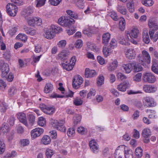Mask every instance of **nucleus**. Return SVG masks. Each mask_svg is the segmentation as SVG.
<instances>
[{
  "mask_svg": "<svg viewBox=\"0 0 158 158\" xmlns=\"http://www.w3.org/2000/svg\"><path fill=\"white\" fill-rule=\"evenodd\" d=\"M125 158H133V153L132 150L126 146L124 149Z\"/></svg>",
  "mask_w": 158,
  "mask_h": 158,
  "instance_id": "c85d7f7f",
  "label": "nucleus"
},
{
  "mask_svg": "<svg viewBox=\"0 0 158 158\" xmlns=\"http://www.w3.org/2000/svg\"><path fill=\"white\" fill-rule=\"evenodd\" d=\"M75 46L77 48H81L83 45V42L81 40H78L75 44Z\"/></svg>",
  "mask_w": 158,
  "mask_h": 158,
  "instance_id": "338daca9",
  "label": "nucleus"
},
{
  "mask_svg": "<svg viewBox=\"0 0 158 158\" xmlns=\"http://www.w3.org/2000/svg\"><path fill=\"white\" fill-rule=\"evenodd\" d=\"M51 142L50 137L47 135H44L41 140V143L45 145L49 144Z\"/></svg>",
  "mask_w": 158,
  "mask_h": 158,
  "instance_id": "473e14b6",
  "label": "nucleus"
},
{
  "mask_svg": "<svg viewBox=\"0 0 158 158\" xmlns=\"http://www.w3.org/2000/svg\"><path fill=\"white\" fill-rule=\"evenodd\" d=\"M5 144L3 140L0 139V154H2L5 152Z\"/></svg>",
  "mask_w": 158,
  "mask_h": 158,
  "instance_id": "603ef678",
  "label": "nucleus"
},
{
  "mask_svg": "<svg viewBox=\"0 0 158 158\" xmlns=\"http://www.w3.org/2000/svg\"><path fill=\"white\" fill-rule=\"evenodd\" d=\"M110 38V34L108 32L104 34L102 36V43L107 45Z\"/></svg>",
  "mask_w": 158,
  "mask_h": 158,
  "instance_id": "7c9ffc66",
  "label": "nucleus"
},
{
  "mask_svg": "<svg viewBox=\"0 0 158 158\" xmlns=\"http://www.w3.org/2000/svg\"><path fill=\"white\" fill-rule=\"evenodd\" d=\"M51 25L52 27L53 28V29L55 34L56 33H58L62 31V29L61 27H58L56 26L53 25Z\"/></svg>",
  "mask_w": 158,
  "mask_h": 158,
  "instance_id": "bf43d9fd",
  "label": "nucleus"
},
{
  "mask_svg": "<svg viewBox=\"0 0 158 158\" xmlns=\"http://www.w3.org/2000/svg\"><path fill=\"white\" fill-rule=\"evenodd\" d=\"M0 129H2V132L5 134L7 133L9 130V127L8 125L6 123L2 124V126L0 128Z\"/></svg>",
  "mask_w": 158,
  "mask_h": 158,
  "instance_id": "4d7b16f0",
  "label": "nucleus"
},
{
  "mask_svg": "<svg viewBox=\"0 0 158 158\" xmlns=\"http://www.w3.org/2000/svg\"><path fill=\"white\" fill-rule=\"evenodd\" d=\"M1 71H9V65L6 63H4L1 66Z\"/></svg>",
  "mask_w": 158,
  "mask_h": 158,
  "instance_id": "0e129e2a",
  "label": "nucleus"
},
{
  "mask_svg": "<svg viewBox=\"0 0 158 158\" xmlns=\"http://www.w3.org/2000/svg\"><path fill=\"white\" fill-rule=\"evenodd\" d=\"M44 132L43 129L40 127H36L32 130L30 132L31 137L35 139L39 137Z\"/></svg>",
  "mask_w": 158,
  "mask_h": 158,
  "instance_id": "6e6552de",
  "label": "nucleus"
},
{
  "mask_svg": "<svg viewBox=\"0 0 158 158\" xmlns=\"http://www.w3.org/2000/svg\"><path fill=\"white\" fill-rule=\"evenodd\" d=\"M6 10L7 13L9 16L14 17L16 16L18 8L13 3H9L6 5Z\"/></svg>",
  "mask_w": 158,
  "mask_h": 158,
  "instance_id": "7ed1b4c3",
  "label": "nucleus"
},
{
  "mask_svg": "<svg viewBox=\"0 0 158 158\" xmlns=\"http://www.w3.org/2000/svg\"><path fill=\"white\" fill-rule=\"evenodd\" d=\"M52 25L49 28H47L45 32L44 36L47 39H52L55 36V34Z\"/></svg>",
  "mask_w": 158,
  "mask_h": 158,
  "instance_id": "4468645a",
  "label": "nucleus"
},
{
  "mask_svg": "<svg viewBox=\"0 0 158 158\" xmlns=\"http://www.w3.org/2000/svg\"><path fill=\"white\" fill-rule=\"evenodd\" d=\"M132 63V64H134V65H133V69L135 71V72H138L142 70V67L141 65L136 64V62H133Z\"/></svg>",
  "mask_w": 158,
  "mask_h": 158,
  "instance_id": "864d4df0",
  "label": "nucleus"
},
{
  "mask_svg": "<svg viewBox=\"0 0 158 158\" xmlns=\"http://www.w3.org/2000/svg\"><path fill=\"white\" fill-rule=\"evenodd\" d=\"M17 116L18 118L21 123L27 127H29L27 123L26 114L22 112L19 113L17 114Z\"/></svg>",
  "mask_w": 158,
  "mask_h": 158,
  "instance_id": "a211bd4d",
  "label": "nucleus"
},
{
  "mask_svg": "<svg viewBox=\"0 0 158 158\" xmlns=\"http://www.w3.org/2000/svg\"><path fill=\"white\" fill-rule=\"evenodd\" d=\"M127 6L130 12L133 13L135 11L134 3L133 1H130L127 2Z\"/></svg>",
  "mask_w": 158,
  "mask_h": 158,
  "instance_id": "a19ab883",
  "label": "nucleus"
},
{
  "mask_svg": "<svg viewBox=\"0 0 158 158\" xmlns=\"http://www.w3.org/2000/svg\"><path fill=\"white\" fill-rule=\"evenodd\" d=\"M58 23L63 27H69L75 23L74 20L72 19H69L67 17H60L58 20Z\"/></svg>",
  "mask_w": 158,
  "mask_h": 158,
  "instance_id": "20e7f679",
  "label": "nucleus"
},
{
  "mask_svg": "<svg viewBox=\"0 0 158 158\" xmlns=\"http://www.w3.org/2000/svg\"><path fill=\"white\" fill-rule=\"evenodd\" d=\"M118 46V42L115 39L112 38L111 39L110 44L109 47L112 49H114L117 48Z\"/></svg>",
  "mask_w": 158,
  "mask_h": 158,
  "instance_id": "37998d69",
  "label": "nucleus"
},
{
  "mask_svg": "<svg viewBox=\"0 0 158 158\" xmlns=\"http://www.w3.org/2000/svg\"><path fill=\"white\" fill-rule=\"evenodd\" d=\"M143 90L147 93H153L156 91V88L153 86L145 85L143 87Z\"/></svg>",
  "mask_w": 158,
  "mask_h": 158,
  "instance_id": "b1692460",
  "label": "nucleus"
},
{
  "mask_svg": "<svg viewBox=\"0 0 158 158\" xmlns=\"http://www.w3.org/2000/svg\"><path fill=\"white\" fill-rule=\"evenodd\" d=\"M143 149L140 147L137 148L135 151V154L136 157L138 158L141 157L143 155Z\"/></svg>",
  "mask_w": 158,
  "mask_h": 158,
  "instance_id": "a18cd8bd",
  "label": "nucleus"
},
{
  "mask_svg": "<svg viewBox=\"0 0 158 158\" xmlns=\"http://www.w3.org/2000/svg\"><path fill=\"white\" fill-rule=\"evenodd\" d=\"M142 3L146 6H151L153 5L154 2L152 0H145L143 1Z\"/></svg>",
  "mask_w": 158,
  "mask_h": 158,
  "instance_id": "69168bd1",
  "label": "nucleus"
},
{
  "mask_svg": "<svg viewBox=\"0 0 158 158\" xmlns=\"http://www.w3.org/2000/svg\"><path fill=\"white\" fill-rule=\"evenodd\" d=\"M36 17H31L26 19L28 25L30 26H33L36 21Z\"/></svg>",
  "mask_w": 158,
  "mask_h": 158,
  "instance_id": "c03bdc74",
  "label": "nucleus"
},
{
  "mask_svg": "<svg viewBox=\"0 0 158 158\" xmlns=\"http://www.w3.org/2000/svg\"><path fill=\"white\" fill-rule=\"evenodd\" d=\"M152 69L154 73L158 74V65L157 63L153 60L152 61Z\"/></svg>",
  "mask_w": 158,
  "mask_h": 158,
  "instance_id": "09e8293b",
  "label": "nucleus"
},
{
  "mask_svg": "<svg viewBox=\"0 0 158 158\" xmlns=\"http://www.w3.org/2000/svg\"><path fill=\"white\" fill-rule=\"evenodd\" d=\"M104 77L103 75H100L97 79V83L98 86H101L104 84Z\"/></svg>",
  "mask_w": 158,
  "mask_h": 158,
  "instance_id": "ea45409f",
  "label": "nucleus"
},
{
  "mask_svg": "<svg viewBox=\"0 0 158 158\" xmlns=\"http://www.w3.org/2000/svg\"><path fill=\"white\" fill-rule=\"evenodd\" d=\"M143 42L146 44H148L150 42V40L148 34V31L146 30L143 31Z\"/></svg>",
  "mask_w": 158,
  "mask_h": 158,
  "instance_id": "72a5a7b5",
  "label": "nucleus"
},
{
  "mask_svg": "<svg viewBox=\"0 0 158 158\" xmlns=\"http://www.w3.org/2000/svg\"><path fill=\"white\" fill-rule=\"evenodd\" d=\"M41 110L44 113L48 114H52L55 111V108L53 106H48L45 105H41L40 106Z\"/></svg>",
  "mask_w": 158,
  "mask_h": 158,
  "instance_id": "9b49d317",
  "label": "nucleus"
},
{
  "mask_svg": "<svg viewBox=\"0 0 158 158\" xmlns=\"http://www.w3.org/2000/svg\"><path fill=\"white\" fill-rule=\"evenodd\" d=\"M124 52L126 57L129 59H134L136 54V51L132 48L127 49Z\"/></svg>",
  "mask_w": 158,
  "mask_h": 158,
  "instance_id": "9d476101",
  "label": "nucleus"
},
{
  "mask_svg": "<svg viewBox=\"0 0 158 158\" xmlns=\"http://www.w3.org/2000/svg\"><path fill=\"white\" fill-rule=\"evenodd\" d=\"M54 151L51 148H47L45 151V154L47 158H51L54 154Z\"/></svg>",
  "mask_w": 158,
  "mask_h": 158,
  "instance_id": "f704fd0d",
  "label": "nucleus"
},
{
  "mask_svg": "<svg viewBox=\"0 0 158 158\" xmlns=\"http://www.w3.org/2000/svg\"><path fill=\"white\" fill-rule=\"evenodd\" d=\"M130 87V84L128 81H124L118 85L117 88L118 90L122 92H125L127 89Z\"/></svg>",
  "mask_w": 158,
  "mask_h": 158,
  "instance_id": "6ab92c4d",
  "label": "nucleus"
},
{
  "mask_svg": "<svg viewBox=\"0 0 158 158\" xmlns=\"http://www.w3.org/2000/svg\"><path fill=\"white\" fill-rule=\"evenodd\" d=\"M67 134L68 136L70 137H73L75 135V131L74 129L70 128L68 129Z\"/></svg>",
  "mask_w": 158,
  "mask_h": 158,
  "instance_id": "6e6d98bb",
  "label": "nucleus"
},
{
  "mask_svg": "<svg viewBox=\"0 0 158 158\" xmlns=\"http://www.w3.org/2000/svg\"><path fill=\"white\" fill-rule=\"evenodd\" d=\"M90 148L93 153H97L99 151V148L97 142L94 139L90 140L89 143Z\"/></svg>",
  "mask_w": 158,
  "mask_h": 158,
  "instance_id": "2eb2a0df",
  "label": "nucleus"
},
{
  "mask_svg": "<svg viewBox=\"0 0 158 158\" xmlns=\"http://www.w3.org/2000/svg\"><path fill=\"white\" fill-rule=\"evenodd\" d=\"M109 14L113 20H117L118 19L117 14L114 11L112 10L110 12Z\"/></svg>",
  "mask_w": 158,
  "mask_h": 158,
  "instance_id": "774afa93",
  "label": "nucleus"
},
{
  "mask_svg": "<svg viewBox=\"0 0 158 158\" xmlns=\"http://www.w3.org/2000/svg\"><path fill=\"white\" fill-rule=\"evenodd\" d=\"M130 34V31H126L124 33V37L120 40V44L123 45L128 46L130 44L129 35Z\"/></svg>",
  "mask_w": 158,
  "mask_h": 158,
  "instance_id": "ddd939ff",
  "label": "nucleus"
},
{
  "mask_svg": "<svg viewBox=\"0 0 158 158\" xmlns=\"http://www.w3.org/2000/svg\"><path fill=\"white\" fill-rule=\"evenodd\" d=\"M23 29L26 33L27 34L33 35L36 34V32L35 30L31 28H29L26 26H24Z\"/></svg>",
  "mask_w": 158,
  "mask_h": 158,
  "instance_id": "c9c22d12",
  "label": "nucleus"
},
{
  "mask_svg": "<svg viewBox=\"0 0 158 158\" xmlns=\"http://www.w3.org/2000/svg\"><path fill=\"white\" fill-rule=\"evenodd\" d=\"M139 32V31L138 28L135 27H133L130 31L129 36H130L131 38L136 39L138 37Z\"/></svg>",
  "mask_w": 158,
  "mask_h": 158,
  "instance_id": "bb28decb",
  "label": "nucleus"
},
{
  "mask_svg": "<svg viewBox=\"0 0 158 158\" xmlns=\"http://www.w3.org/2000/svg\"><path fill=\"white\" fill-rule=\"evenodd\" d=\"M87 44L88 47L94 52H97L100 50L101 47L96 46L95 44L92 42H88Z\"/></svg>",
  "mask_w": 158,
  "mask_h": 158,
  "instance_id": "cd10ccee",
  "label": "nucleus"
},
{
  "mask_svg": "<svg viewBox=\"0 0 158 158\" xmlns=\"http://www.w3.org/2000/svg\"><path fill=\"white\" fill-rule=\"evenodd\" d=\"M117 10L123 15H125L126 18H129L130 16L126 9L125 6H118L117 8Z\"/></svg>",
  "mask_w": 158,
  "mask_h": 158,
  "instance_id": "a878e982",
  "label": "nucleus"
},
{
  "mask_svg": "<svg viewBox=\"0 0 158 158\" xmlns=\"http://www.w3.org/2000/svg\"><path fill=\"white\" fill-rule=\"evenodd\" d=\"M53 89V86L51 83H47L44 88V92L45 93L48 94L51 92Z\"/></svg>",
  "mask_w": 158,
  "mask_h": 158,
  "instance_id": "58836bf2",
  "label": "nucleus"
},
{
  "mask_svg": "<svg viewBox=\"0 0 158 158\" xmlns=\"http://www.w3.org/2000/svg\"><path fill=\"white\" fill-rule=\"evenodd\" d=\"M126 22L125 19L121 18L119 21V28L121 31H124L125 28Z\"/></svg>",
  "mask_w": 158,
  "mask_h": 158,
  "instance_id": "4c0bfd02",
  "label": "nucleus"
},
{
  "mask_svg": "<svg viewBox=\"0 0 158 158\" xmlns=\"http://www.w3.org/2000/svg\"><path fill=\"white\" fill-rule=\"evenodd\" d=\"M16 39L17 40H21L24 42H25L27 40V37L25 34L20 33L19 34L16 36Z\"/></svg>",
  "mask_w": 158,
  "mask_h": 158,
  "instance_id": "79ce46f5",
  "label": "nucleus"
},
{
  "mask_svg": "<svg viewBox=\"0 0 158 158\" xmlns=\"http://www.w3.org/2000/svg\"><path fill=\"white\" fill-rule=\"evenodd\" d=\"M148 25L149 27L152 29L156 31L158 30V22L153 18L149 19L148 21Z\"/></svg>",
  "mask_w": 158,
  "mask_h": 158,
  "instance_id": "f3484780",
  "label": "nucleus"
},
{
  "mask_svg": "<svg viewBox=\"0 0 158 158\" xmlns=\"http://www.w3.org/2000/svg\"><path fill=\"white\" fill-rule=\"evenodd\" d=\"M34 10L33 7L29 6L24 8L22 11L21 14L26 19L28 16L33 13Z\"/></svg>",
  "mask_w": 158,
  "mask_h": 158,
  "instance_id": "aec40b11",
  "label": "nucleus"
},
{
  "mask_svg": "<svg viewBox=\"0 0 158 158\" xmlns=\"http://www.w3.org/2000/svg\"><path fill=\"white\" fill-rule=\"evenodd\" d=\"M143 102L144 106L148 107L154 106L156 105L153 99L149 97L144 98Z\"/></svg>",
  "mask_w": 158,
  "mask_h": 158,
  "instance_id": "dca6fc26",
  "label": "nucleus"
},
{
  "mask_svg": "<svg viewBox=\"0 0 158 158\" xmlns=\"http://www.w3.org/2000/svg\"><path fill=\"white\" fill-rule=\"evenodd\" d=\"M137 59L140 63L143 66L149 64L151 62L150 56L148 52L145 50L142 51L141 55L138 56Z\"/></svg>",
  "mask_w": 158,
  "mask_h": 158,
  "instance_id": "f257e3e1",
  "label": "nucleus"
},
{
  "mask_svg": "<svg viewBox=\"0 0 158 158\" xmlns=\"http://www.w3.org/2000/svg\"><path fill=\"white\" fill-rule=\"evenodd\" d=\"M143 80L145 82L149 83H154L156 81L155 76L151 72H145L143 75Z\"/></svg>",
  "mask_w": 158,
  "mask_h": 158,
  "instance_id": "423d86ee",
  "label": "nucleus"
},
{
  "mask_svg": "<svg viewBox=\"0 0 158 158\" xmlns=\"http://www.w3.org/2000/svg\"><path fill=\"white\" fill-rule=\"evenodd\" d=\"M50 123L54 128L60 131L65 132L66 131V128L64 125V122L63 120L58 121L52 119L50 120Z\"/></svg>",
  "mask_w": 158,
  "mask_h": 158,
  "instance_id": "f03ea898",
  "label": "nucleus"
},
{
  "mask_svg": "<svg viewBox=\"0 0 158 158\" xmlns=\"http://www.w3.org/2000/svg\"><path fill=\"white\" fill-rule=\"evenodd\" d=\"M18 28L17 26L12 27L10 28L8 32V33L11 36L15 35L17 31Z\"/></svg>",
  "mask_w": 158,
  "mask_h": 158,
  "instance_id": "49530a36",
  "label": "nucleus"
},
{
  "mask_svg": "<svg viewBox=\"0 0 158 158\" xmlns=\"http://www.w3.org/2000/svg\"><path fill=\"white\" fill-rule=\"evenodd\" d=\"M126 148V146L124 145H121L118 147L114 154L115 158H122L123 152Z\"/></svg>",
  "mask_w": 158,
  "mask_h": 158,
  "instance_id": "f8f14e48",
  "label": "nucleus"
},
{
  "mask_svg": "<svg viewBox=\"0 0 158 158\" xmlns=\"http://www.w3.org/2000/svg\"><path fill=\"white\" fill-rule=\"evenodd\" d=\"M83 102V100L79 98H76L74 99L73 101V104L76 106L81 105Z\"/></svg>",
  "mask_w": 158,
  "mask_h": 158,
  "instance_id": "de8ad7c7",
  "label": "nucleus"
},
{
  "mask_svg": "<svg viewBox=\"0 0 158 158\" xmlns=\"http://www.w3.org/2000/svg\"><path fill=\"white\" fill-rule=\"evenodd\" d=\"M76 57L73 56L70 58L69 62L66 61L62 64V66L64 69L67 71H70L73 69L76 62Z\"/></svg>",
  "mask_w": 158,
  "mask_h": 158,
  "instance_id": "39448f33",
  "label": "nucleus"
},
{
  "mask_svg": "<svg viewBox=\"0 0 158 158\" xmlns=\"http://www.w3.org/2000/svg\"><path fill=\"white\" fill-rule=\"evenodd\" d=\"M96 90L93 89H90L87 95V98L88 99H90L92 98V97L95 96L96 94Z\"/></svg>",
  "mask_w": 158,
  "mask_h": 158,
  "instance_id": "5fc2aeb1",
  "label": "nucleus"
},
{
  "mask_svg": "<svg viewBox=\"0 0 158 158\" xmlns=\"http://www.w3.org/2000/svg\"><path fill=\"white\" fill-rule=\"evenodd\" d=\"M83 79L79 75L75 76L73 80V86L75 88H78L83 83Z\"/></svg>",
  "mask_w": 158,
  "mask_h": 158,
  "instance_id": "1a4fd4ad",
  "label": "nucleus"
},
{
  "mask_svg": "<svg viewBox=\"0 0 158 158\" xmlns=\"http://www.w3.org/2000/svg\"><path fill=\"white\" fill-rule=\"evenodd\" d=\"M81 117L80 115H76L73 118V120L74 123L75 124H77L79 123L81 120Z\"/></svg>",
  "mask_w": 158,
  "mask_h": 158,
  "instance_id": "e2e57ef3",
  "label": "nucleus"
},
{
  "mask_svg": "<svg viewBox=\"0 0 158 158\" xmlns=\"http://www.w3.org/2000/svg\"><path fill=\"white\" fill-rule=\"evenodd\" d=\"M107 45H105L103 47L102 52L105 57H107L112 53V51L110 47L108 48L106 47Z\"/></svg>",
  "mask_w": 158,
  "mask_h": 158,
  "instance_id": "2f4dec72",
  "label": "nucleus"
},
{
  "mask_svg": "<svg viewBox=\"0 0 158 158\" xmlns=\"http://www.w3.org/2000/svg\"><path fill=\"white\" fill-rule=\"evenodd\" d=\"M94 27L87 26L83 29V33L84 34L89 35V34H92L94 33Z\"/></svg>",
  "mask_w": 158,
  "mask_h": 158,
  "instance_id": "c756f323",
  "label": "nucleus"
},
{
  "mask_svg": "<svg viewBox=\"0 0 158 158\" xmlns=\"http://www.w3.org/2000/svg\"><path fill=\"white\" fill-rule=\"evenodd\" d=\"M35 116L32 114H30L29 118V124H28L29 127H28L33 125L35 121Z\"/></svg>",
  "mask_w": 158,
  "mask_h": 158,
  "instance_id": "13d9d810",
  "label": "nucleus"
},
{
  "mask_svg": "<svg viewBox=\"0 0 158 158\" xmlns=\"http://www.w3.org/2000/svg\"><path fill=\"white\" fill-rule=\"evenodd\" d=\"M97 74L96 71L94 70L90 69L89 68H86L85 70V75L86 78L93 77Z\"/></svg>",
  "mask_w": 158,
  "mask_h": 158,
  "instance_id": "412c9836",
  "label": "nucleus"
},
{
  "mask_svg": "<svg viewBox=\"0 0 158 158\" xmlns=\"http://www.w3.org/2000/svg\"><path fill=\"white\" fill-rule=\"evenodd\" d=\"M118 66V62L116 60L114 59L108 64L107 69L110 71H113L117 68Z\"/></svg>",
  "mask_w": 158,
  "mask_h": 158,
  "instance_id": "4be33fe9",
  "label": "nucleus"
},
{
  "mask_svg": "<svg viewBox=\"0 0 158 158\" xmlns=\"http://www.w3.org/2000/svg\"><path fill=\"white\" fill-rule=\"evenodd\" d=\"M134 64L132 63L127 64H123L122 65V68L124 70L125 73H129L131 72L133 69Z\"/></svg>",
  "mask_w": 158,
  "mask_h": 158,
  "instance_id": "393cba45",
  "label": "nucleus"
},
{
  "mask_svg": "<svg viewBox=\"0 0 158 158\" xmlns=\"http://www.w3.org/2000/svg\"><path fill=\"white\" fill-rule=\"evenodd\" d=\"M38 124L41 127H43L46 124L45 119L43 117H40L38 118Z\"/></svg>",
  "mask_w": 158,
  "mask_h": 158,
  "instance_id": "8fccbe9b",
  "label": "nucleus"
},
{
  "mask_svg": "<svg viewBox=\"0 0 158 158\" xmlns=\"http://www.w3.org/2000/svg\"><path fill=\"white\" fill-rule=\"evenodd\" d=\"M141 134L143 138L144 143H148L150 141V137L151 135L150 129L148 127L144 128L142 130Z\"/></svg>",
  "mask_w": 158,
  "mask_h": 158,
  "instance_id": "0eeeda50",
  "label": "nucleus"
},
{
  "mask_svg": "<svg viewBox=\"0 0 158 158\" xmlns=\"http://www.w3.org/2000/svg\"><path fill=\"white\" fill-rule=\"evenodd\" d=\"M46 0H35V4L37 7H41L45 4Z\"/></svg>",
  "mask_w": 158,
  "mask_h": 158,
  "instance_id": "3c124183",
  "label": "nucleus"
},
{
  "mask_svg": "<svg viewBox=\"0 0 158 158\" xmlns=\"http://www.w3.org/2000/svg\"><path fill=\"white\" fill-rule=\"evenodd\" d=\"M29 142L28 139H22L20 141V144L21 147H23L28 145Z\"/></svg>",
  "mask_w": 158,
  "mask_h": 158,
  "instance_id": "052dcab7",
  "label": "nucleus"
},
{
  "mask_svg": "<svg viewBox=\"0 0 158 158\" xmlns=\"http://www.w3.org/2000/svg\"><path fill=\"white\" fill-rule=\"evenodd\" d=\"M72 3L75 4L76 6L80 9H83L84 7V3L83 0H76Z\"/></svg>",
  "mask_w": 158,
  "mask_h": 158,
  "instance_id": "e433bc0d",
  "label": "nucleus"
},
{
  "mask_svg": "<svg viewBox=\"0 0 158 158\" xmlns=\"http://www.w3.org/2000/svg\"><path fill=\"white\" fill-rule=\"evenodd\" d=\"M69 55V52L65 50H63L58 55V57L61 60L63 61V63L66 61V60L68 58Z\"/></svg>",
  "mask_w": 158,
  "mask_h": 158,
  "instance_id": "5701e85b",
  "label": "nucleus"
},
{
  "mask_svg": "<svg viewBox=\"0 0 158 158\" xmlns=\"http://www.w3.org/2000/svg\"><path fill=\"white\" fill-rule=\"evenodd\" d=\"M66 44V41L65 40H62L60 41L57 44L58 46L60 48H64Z\"/></svg>",
  "mask_w": 158,
  "mask_h": 158,
  "instance_id": "680f3d73",
  "label": "nucleus"
}]
</instances>
